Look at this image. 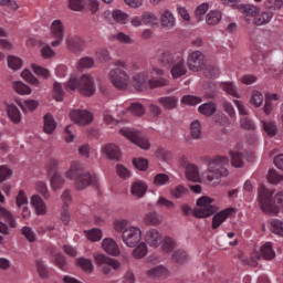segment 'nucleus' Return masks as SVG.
<instances>
[{
    "mask_svg": "<svg viewBox=\"0 0 283 283\" xmlns=\"http://www.w3.org/2000/svg\"><path fill=\"white\" fill-rule=\"evenodd\" d=\"M64 176L69 180H74V187L76 191H83L87 189L91 185L93 187H98V176L90 174L83 168V164L80 161H72L69 170L65 171Z\"/></svg>",
    "mask_w": 283,
    "mask_h": 283,
    "instance_id": "f257e3e1",
    "label": "nucleus"
},
{
    "mask_svg": "<svg viewBox=\"0 0 283 283\" xmlns=\"http://www.w3.org/2000/svg\"><path fill=\"white\" fill-rule=\"evenodd\" d=\"M163 76H165V70L153 66L149 74H147V72H140L134 75L133 83L138 92H140L143 87H146L147 81L148 86L151 90H156V87H166V85H169V80Z\"/></svg>",
    "mask_w": 283,
    "mask_h": 283,
    "instance_id": "f03ea898",
    "label": "nucleus"
},
{
    "mask_svg": "<svg viewBox=\"0 0 283 283\" xmlns=\"http://www.w3.org/2000/svg\"><path fill=\"white\" fill-rule=\"evenodd\" d=\"M208 175L206 177L210 187L220 185V178H227L229 170L224 168V165H229V158L224 156H216L207 159Z\"/></svg>",
    "mask_w": 283,
    "mask_h": 283,
    "instance_id": "7ed1b4c3",
    "label": "nucleus"
},
{
    "mask_svg": "<svg viewBox=\"0 0 283 283\" xmlns=\"http://www.w3.org/2000/svg\"><path fill=\"white\" fill-rule=\"evenodd\" d=\"M259 207L263 213L276 216V213H280V209H283V192H277L273 202V193L269 189L261 187L259 190Z\"/></svg>",
    "mask_w": 283,
    "mask_h": 283,
    "instance_id": "20e7f679",
    "label": "nucleus"
},
{
    "mask_svg": "<svg viewBox=\"0 0 283 283\" xmlns=\"http://www.w3.org/2000/svg\"><path fill=\"white\" fill-rule=\"evenodd\" d=\"M197 206L199 207L193 211L191 206L184 203L180 206L182 216L189 217L195 216V218H209V216H213L218 208L213 205V199L209 197H201L197 201Z\"/></svg>",
    "mask_w": 283,
    "mask_h": 283,
    "instance_id": "39448f33",
    "label": "nucleus"
},
{
    "mask_svg": "<svg viewBox=\"0 0 283 283\" xmlns=\"http://www.w3.org/2000/svg\"><path fill=\"white\" fill-rule=\"evenodd\" d=\"M64 86L66 92L78 90L80 94L83 96H93L94 92H96L94 80L87 74L82 75L81 78L76 77V75H71Z\"/></svg>",
    "mask_w": 283,
    "mask_h": 283,
    "instance_id": "423d86ee",
    "label": "nucleus"
},
{
    "mask_svg": "<svg viewBox=\"0 0 283 283\" xmlns=\"http://www.w3.org/2000/svg\"><path fill=\"white\" fill-rule=\"evenodd\" d=\"M116 69H113L108 73V78L117 90H127L129 86V74H127V63L123 60H117L113 63Z\"/></svg>",
    "mask_w": 283,
    "mask_h": 283,
    "instance_id": "0eeeda50",
    "label": "nucleus"
},
{
    "mask_svg": "<svg viewBox=\"0 0 283 283\" xmlns=\"http://www.w3.org/2000/svg\"><path fill=\"white\" fill-rule=\"evenodd\" d=\"M119 132L122 136L130 140V143L134 145H137V147H140V149H149V147H151L149 139H147L145 136H143V133L136 129L122 128Z\"/></svg>",
    "mask_w": 283,
    "mask_h": 283,
    "instance_id": "6e6552de",
    "label": "nucleus"
},
{
    "mask_svg": "<svg viewBox=\"0 0 283 283\" xmlns=\"http://www.w3.org/2000/svg\"><path fill=\"white\" fill-rule=\"evenodd\" d=\"M93 258L98 266H102V273L104 275H109L112 273V269L115 271L120 269V262L115 259H111L103 253H94Z\"/></svg>",
    "mask_w": 283,
    "mask_h": 283,
    "instance_id": "1a4fd4ad",
    "label": "nucleus"
},
{
    "mask_svg": "<svg viewBox=\"0 0 283 283\" xmlns=\"http://www.w3.org/2000/svg\"><path fill=\"white\" fill-rule=\"evenodd\" d=\"M140 238H143V231L140 228L134 226L125 228L122 233V241L130 249H134V247L140 242Z\"/></svg>",
    "mask_w": 283,
    "mask_h": 283,
    "instance_id": "9d476101",
    "label": "nucleus"
},
{
    "mask_svg": "<svg viewBox=\"0 0 283 283\" xmlns=\"http://www.w3.org/2000/svg\"><path fill=\"white\" fill-rule=\"evenodd\" d=\"M188 70L191 72H199L205 67V54L200 51H193L187 59Z\"/></svg>",
    "mask_w": 283,
    "mask_h": 283,
    "instance_id": "9b49d317",
    "label": "nucleus"
},
{
    "mask_svg": "<svg viewBox=\"0 0 283 283\" xmlns=\"http://www.w3.org/2000/svg\"><path fill=\"white\" fill-rule=\"evenodd\" d=\"M71 120H74L77 125H90L94 120V115L87 111L73 109L70 112Z\"/></svg>",
    "mask_w": 283,
    "mask_h": 283,
    "instance_id": "f8f14e48",
    "label": "nucleus"
},
{
    "mask_svg": "<svg viewBox=\"0 0 283 283\" xmlns=\"http://www.w3.org/2000/svg\"><path fill=\"white\" fill-rule=\"evenodd\" d=\"M159 21L161 28H165L166 30H172V28H176V17L174 15V12L169 9H161L159 12Z\"/></svg>",
    "mask_w": 283,
    "mask_h": 283,
    "instance_id": "ddd939ff",
    "label": "nucleus"
},
{
    "mask_svg": "<svg viewBox=\"0 0 283 283\" xmlns=\"http://www.w3.org/2000/svg\"><path fill=\"white\" fill-rule=\"evenodd\" d=\"M63 22H61V20L53 21L51 25V34L53 39H55V41L51 43L53 48H59V45H61L63 41Z\"/></svg>",
    "mask_w": 283,
    "mask_h": 283,
    "instance_id": "4468645a",
    "label": "nucleus"
},
{
    "mask_svg": "<svg viewBox=\"0 0 283 283\" xmlns=\"http://www.w3.org/2000/svg\"><path fill=\"white\" fill-rule=\"evenodd\" d=\"M170 66V74L172 78H180V76H185V74H187V65H185V59H182V56H177Z\"/></svg>",
    "mask_w": 283,
    "mask_h": 283,
    "instance_id": "2eb2a0df",
    "label": "nucleus"
},
{
    "mask_svg": "<svg viewBox=\"0 0 283 283\" xmlns=\"http://www.w3.org/2000/svg\"><path fill=\"white\" fill-rule=\"evenodd\" d=\"M269 54H271V46H266L263 44L262 46L254 45L252 48V61L254 63L264 61V59H266Z\"/></svg>",
    "mask_w": 283,
    "mask_h": 283,
    "instance_id": "dca6fc26",
    "label": "nucleus"
},
{
    "mask_svg": "<svg viewBox=\"0 0 283 283\" xmlns=\"http://www.w3.org/2000/svg\"><path fill=\"white\" fill-rule=\"evenodd\" d=\"M66 45L70 52H83V49L85 48V41L76 35H71L66 39Z\"/></svg>",
    "mask_w": 283,
    "mask_h": 283,
    "instance_id": "f3484780",
    "label": "nucleus"
},
{
    "mask_svg": "<svg viewBox=\"0 0 283 283\" xmlns=\"http://www.w3.org/2000/svg\"><path fill=\"white\" fill-rule=\"evenodd\" d=\"M145 240L149 247H160L163 244V233L157 229H150L146 232Z\"/></svg>",
    "mask_w": 283,
    "mask_h": 283,
    "instance_id": "a211bd4d",
    "label": "nucleus"
},
{
    "mask_svg": "<svg viewBox=\"0 0 283 283\" xmlns=\"http://www.w3.org/2000/svg\"><path fill=\"white\" fill-rule=\"evenodd\" d=\"M102 249L108 253V255H120V249L118 248V243L114 241L112 238H106L102 242Z\"/></svg>",
    "mask_w": 283,
    "mask_h": 283,
    "instance_id": "6ab92c4d",
    "label": "nucleus"
},
{
    "mask_svg": "<svg viewBox=\"0 0 283 283\" xmlns=\"http://www.w3.org/2000/svg\"><path fill=\"white\" fill-rule=\"evenodd\" d=\"M235 209L233 208H227L224 210H221L212 218V229H218L220 224L227 221V218L233 213Z\"/></svg>",
    "mask_w": 283,
    "mask_h": 283,
    "instance_id": "aec40b11",
    "label": "nucleus"
},
{
    "mask_svg": "<svg viewBox=\"0 0 283 283\" xmlns=\"http://www.w3.org/2000/svg\"><path fill=\"white\" fill-rule=\"evenodd\" d=\"M17 207L22 209V218H30V209H28V197L23 190H20L15 197Z\"/></svg>",
    "mask_w": 283,
    "mask_h": 283,
    "instance_id": "412c9836",
    "label": "nucleus"
},
{
    "mask_svg": "<svg viewBox=\"0 0 283 283\" xmlns=\"http://www.w3.org/2000/svg\"><path fill=\"white\" fill-rule=\"evenodd\" d=\"M31 205L34 207L38 216H45L48 213V207L45 206V202L38 195H33L31 197Z\"/></svg>",
    "mask_w": 283,
    "mask_h": 283,
    "instance_id": "4be33fe9",
    "label": "nucleus"
},
{
    "mask_svg": "<svg viewBox=\"0 0 283 283\" xmlns=\"http://www.w3.org/2000/svg\"><path fill=\"white\" fill-rule=\"evenodd\" d=\"M102 151L111 160H119V158H120V149L118 148V146H116L114 144H108V145L104 146Z\"/></svg>",
    "mask_w": 283,
    "mask_h": 283,
    "instance_id": "5701e85b",
    "label": "nucleus"
},
{
    "mask_svg": "<svg viewBox=\"0 0 283 283\" xmlns=\"http://www.w3.org/2000/svg\"><path fill=\"white\" fill-rule=\"evenodd\" d=\"M271 19H273V12L265 10L261 11L253 19L254 25H266V23H271Z\"/></svg>",
    "mask_w": 283,
    "mask_h": 283,
    "instance_id": "b1692460",
    "label": "nucleus"
},
{
    "mask_svg": "<svg viewBox=\"0 0 283 283\" xmlns=\"http://www.w3.org/2000/svg\"><path fill=\"white\" fill-rule=\"evenodd\" d=\"M6 107L10 120H12V123L15 125H19V123H21V111H19L14 104H7Z\"/></svg>",
    "mask_w": 283,
    "mask_h": 283,
    "instance_id": "393cba45",
    "label": "nucleus"
},
{
    "mask_svg": "<svg viewBox=\"0 0 283 283\" xmlns=\"http://www.w3.org/2000/svg\"><path fill=\"white\" fill-rule=\"evenodd\" d=\"M157 103H159L164 109H176V107H178V99L174 96L159 97Z\"/></svg>",
    "mask_w": 283,
    "mask_h": 283,
    "instance_id": "a878e982",
    "label": "nucleus"
},
{
    "mask_svg": "<svg viewBox=\"0 0 283 283\" xmlns=\"http://www.w3.org/2000/svg\"><path fill=\"white\" fill-rule=\"evenodd\" d=\"M130 191L136 198H143L147 191V185H145L143 181H135Z\"/></svg>",
    "mask_w": 283,
    "mask_h": 283,
    "instance_id": "bb28decb",
    "label": "nucleus"
},
{
    "mask_svg": "<svg viewBox=\"0 0 283 283\" xmlns=\"http://www.w3.org/2000/svg\"><path fill=\"white\" fill-rule=\"evenodd\" d=\"M277 94L275 93H269L265 95V105H264V113L266 115L271 114L273 112V107H275V101H277Z\"/></svg>",
    "mask_w": 283,
    "mask_h": 283,
    "instance_id": "cd10ccee",
    "label": "nucleus"
},
{
    "mask_svg": "<svg viewBox=\"0 0 283 283\" xmlns=\"http://www.w3.org/2000/svg\"><path fill=\"white\" fill-rule=\"evenodd\" d=\"M158 59L161 65H164V67H171L176 62V60L174 59V54H171V52L169 51H163Z\"/></svg>",
    "mask_w": 283,
    "mask_h": 283,
    "instance_id": "c85d7f7f",
    "label": "nucleus"
},
{
    "mask_svg": "<svg viewBox=\"0 0 283 283\" xmlns=\"http://www.w3.org/2000/svg\"><path fill=\"white\" fill-rule=\"evenodd\" d=\"M222 19V13L219 10H212L206 15V23L208 25H216L220 23Z\"/></svg>",
    "mask_w": 283,
    "mask_h": 283,
    "instance_id": "c756f323",
    "label": "nucleus"
},
{
    "mask_svg": "<svg viewBox=\"0 0 283 283\" xmlns=\"http://www.w3.org/2000/svg\"><path fill=\"white\" fill-rule=\"evenodd\" d=\"M54 129H56V122H54V117L51 114L44 115V128L45 134H54Z\"/></svg>",
    "mask_w": 283,
    "mask_h": 283,
    "instance_id": "7c9ffc66",
    "label": "nucleus"
},
{
    "mask_svg": "<svg viewBox=\"0 0 283 283\" xmlns=\"http://www.w3.org/2000/svg\"><path fill=\"white\" fill-rule=\"evenodd\" d=\"M144 25H158V15L154 12L146 11L142 14Z\"/></svg>",
    "mask_w": 283,
    "mask_h": 283,
    "instance_id": "2f4dec72",
    "label": "nucleus"
},
{
    "mask_svg": "<svg viewBox=\"0 0 283 283\" xmlns=\"http://www.w3.org/2000/svg\"><path fill=\"white\" fill-rule=\"evenodd\" d=\"M170 196L176 198L177 200L180 198H185V196H189V188L178 185L170 190Z\"/></svg>",
    "mask_w": 283,
    "mask_h": 283,
    "instance_id": "473e14b6",
    "label": "nucleus"
},
{
    "mask_svg": "<svg viewBox=\"0 0 283 283\" xmlns=\"http://www.w3.org/2000/svg\"><path fill=\"white\" fill-rule=\"evenodd\" d=\"M216 104L214 103H205L199 106L198 112L199 114H202L203 116H213L216 114Z\"/></svg>",
    "mask_w": 283,
    "mask_h": 283,
    "instance_id": "72a5a7b5",
    "label": "nucleus"
},
{
    "mask_svg": "<svg viewBox=\"0 0 283 283\" xmlns=\"http://www.w3.org/2000/svg\"><path fill=\"white\" fill-rule=\"evenodd\" d=\"M186 178L191 182H198L200 180V175L198 172V167L190 165L186 168Z\"/></svg>",
    "mask_w": 283,
    "mask_h": 283,
    "instance_id": "f704fd0d",
    "label": "nucleus"
},
{
    "mask_svg": "<svg viewBox=\"0 0 283 283\" xmlns=\"http://www.w3.org/2000/svg\"><path fill=\"white\" fill-rule=\"evenodd\" d=\"M190 136L198 140L202 136V126L200 125L199 120H193L190 124Z\"/></svg>",
    "mask_w": 283,
    "mask_h": 283,
    "instance_id": "c9c22d12",
    "label": "nucleus"
},
{
    "mask_svg": "<svg viewBox=\"0 0 283 283\" xmlns=\"http://www.w3.org/2000/svg\"><path fill=\"white\" fill-rule=\"evenodd\" d=\"M65 185V178L61 176L59 172H54L53 176L51 177V187L54 191L56 189H61Z\"/></svg>",
    "mask_w": 283,
    "mask_h": 283,
    "instance_id": "e433bc0d",
    "label": "nucleus"
},
{
    "mask_svg": "<svg viewBox=\"0 0 283 283\" xmlns=\"http://www.w3.org/2000/svg\"><path fill=\"white\" fill-rule=\"evenodd\" d=\"M221 90H223V92H227V94L233 96L234 98H240V94H238V88L235 87V84L231 82L222 83Z\"/></svg>",
    "mask_w": 283,
    "mask_h": 283,
    "instance_id": "4c0bfd02",
    "label": "nucleus"
},
{
    "mask_svg": "<svg viewBox=\"0 0 283 283\" xmlns=\"http://www.w3.org/2000/svg\"><path fill=\"white\" fill-rule=\"evenodd\" d=\"M261 254L263 255L264 260H273V258H275V252L273 251V245L271 242H266L261 247Z\"/></svg>",
    "mask_w": 283,
    "mask_h": 283,
    "instance_id": "58836bf2",
    "label": "nucleus"
},
{
    "mask_svg": "<svg viewBox=\"0 0 283 283\" xmlns=\"http://www.w3.org/2000/svg\"><path fill=\"white\" fill-rule=\"evenodd\" d=\"M0 218H3L11 229H17V221H14V217L12 213H10V211L6 210L4 208H0Z\"/></svg>",
    "mask_w": 283,
    "mask_h": 283,
    "instance_id": "ea45409f",
    "label": "nucleus"
},
{
    "mask_svg": "<svg viewBox=\"0 0 283 283\" xmlns=\"http://www.w3.org/2000/svg\"><path fill=\"white\" fill-rule=\"evenodd\" d=\"M172 260L178 264H185L189 260V254L185 250H176L172 253Z\"/></svg>",
    "mask_w": 283,
    "mask_h": 283,
    "instance_id": "a19ab883",
    "label": "nucleus"
},
{
    "mask_svg": "<svg viewBox=\"0 0 283 283\" xmlns=\"http://www.w3.org/2000/svg\"><path fill=\"white\" fill-rule=\"evenodd\" d=\"M77 265H80L83 271H86V273H92L94 271V264L92 263V260L86 258H80L76 260Z\"/></svg>",
    "mask_w": 283,
    "mask_h": 283,
    "instance_id": "79ce46f5",
    "label": "nucleus"
},
{
    "mask_svg": "<svg viewBox=\"0 0 283 283\" xmlns=\"http://www.w3.org/2000/svg\"><path fill=\"white\" fill-rule=\"evenodd\" d=\"M101 8L98 0H84V10H90L92 14H96Z\"/></svg>",
    "mask_w": 283,
    "mask_h": 283,
    "instance_id": "37998d69",
    "label": "nucleus"
},
{
    "mask_svg": "<svg viewBox=\"0 0 283 283\" xmlns=\"http://www.w3.org/2000/svg\"><path fill=\"white\" fill-rule=\"evenodd\" d=\"M86 238L91 240V242H98L103 238V231L98 228H93L86 231Z\"/></svg>",
    "mask_w": 283,
    "mask_h": 283,
    "instance_id": "c03bdc74",
    "label": "nucleus"
},
{
    "mask_svg": "<svg viewBox=\"0 0 283 283\" xmlns=\"http://www.w3.org/2000/svg\"><path fill=\"white\" fill-rule=\"evenodd\" d=\"M262 125L268 136H275L277 134V125H275V122L263 120Z\"/></svg>",
    "mask_w": 283,
    "mask_h": 283,
    "instance_id": "a18cd8bd",
    "label": "nucleus"
},
{
    "mask_svg": "<svg viewBox=\"0 0 283 283\" xmlns=\"http://www.w3.org/2000/svg\"><path fill=\"white\" fill-rule=\"evenodd\" d=\"M147 275L149 277H160L163 275H167V268L163 265L155 266L147 272Z\"/></svg>",
    "mask_w": 283,
    "mask_h": 283,
    "instance_id": "49530a36",
    "label": "nucleus"
},
{
    "mask_svg": "<svg viewBox=\"0 0 283 283\" xmlns=\"http://www.w3.org/2000/svg\"><path fill=\"white\" fill-rule=\"evenodd\" d=\"M160 217L156 212H149L145 216V223L153 227H158L160 224Z\"/></svg>",
    "mask_w": 283,
    "mask_h": 283,
    "instance_id": "de8ad7c7",
    "label": "nucleus"
},
{
    "mask_svg": "<svg viewBox=\"0 0 283 283\" xmlns=\"http://www.w3.org/2000/svg\"><path fill=\"white\" fill-rule=\"evenodd\" d=\"M174 249H176V240L171 237H165L163 241V251L165 253H170Z\"/></svg>",
    "mask_w": 283,
    "mask_h": 283,
    "instance_id": "09e8293b",
    "label": "nucleus"
},
{
    "mask_svg": "<svg viewBox=\"0 0 283 283\" xmlns=\"http://www.w3.org/2000/svg\"><path fill=\"white\" fill-rule=\"evenodd\" d=\"M13 88L18 94H32V88H30V86L25 85L23 82H14Z\"/></svg>",
    "mask_w": 283,
    "mask_h": 283,
    "instance_id": "8fccbe9b",
    "label": "nucleus"
},
{
    "mask_svg": "<svg viewBox=\"0 0 283 283\" xmlns=\"http://www.w3.org/2000/svg\"><path fill=\"white\" fill-rule=\"evenodd\" d=\"M112 17L116 23L122 24L127 23V20L129 19V15H127V13L123 12L122 10H114Z\"/></svg>",
    "mask_w": 283,
    "mask_h": 283,
    "instance_id": "3c124183",
    "label": "nucleus"
},
{
    "mask_svg": "<svg viewBox=\"0 0 283 283\" xmlns=\"http://www.w3.org/2000/svg\"><path fill=\"white\" fill-rule=\"evenodd\" d=\"M69 8L74 12H83L85 10V0H69Z\"/></svg>",
    "mask_w": 283,
    "mask_h": 283,
    "instance_id": "603ef678",
    "label": "nucleus"
},
{
    "mask_svg": "<svg viewBox=\"0 0 283 283\" xmlns=\"http://www.w3.org/2000/svg\"><path fill=\"white\" fill-rule=\"evenodd\" d=\"M95 56L101 63H107V61H112V56L109 55V51L107 49H98L95 53Z\"/></svg>",
    "mask_w": 283,
    "mask_h": 283,
    "instance_id": "864d4df0",
    "label": "nucleus"
},
{
    "mask_svg": "<svg viewBox=\"0 0 283 283\" xmlns=\"http://www.w3.org/2000/svg\"><path fill=\"white\" fill-rule=\"evenodd\" d=\"M134 258L140 260L147 255V244L145 242L139 243V245L133 251Z\"/></svg>",
    "mask_w": 283,
    "mask_h": 283,
    "instance_id": "5fc2aeb1",
    "label": "nucleus"
},
{
    "mask_svg": "<svg viewBox=\"0 0 283 283\" xmlns=\"http://www.w3.org/2000/svg\"><path fill=\"white\" fill-rule=\"evenodd\" d=\"M271 231L275 233V235H280L283 238V222L274 219L271 221Z\"/></svg>",
    "mask_w": 283,
    "mask_h": 283,
    "instance_id": "6e6d98bb",
    "label": "nucleus"
},
{
    "mask_svg": "<svg viewBox=\"0 0 283 283\" xmlns=\"http://www.w3.org/2000/svg\"><path fill=\"white\" fill-rule=\"evenodd\" d=\"M268 180L272 185H277L279 182H283V175L277 174L275 169H271L268 175Z\"/></svg>",
    "mask_w": 283,
    "mask_h": 283,
    "instance_id": "4d7b16f0",
    "label": "nucleus"
},
{
    "mask_svg": "<svg viewBox=\"0 0 283 283\" xmlns=\"http://www.w3.org/2000/svg\"><path fill=\"white\" fill-rule=\"evenodd\" d=\"M264 102V95L262 93L254 91L251 94L250 103L254 105V107H260L262 103Z\"/></svg>",
    "mask_w": 283,
    "mask_h": 283,
    "instance_id": "13d9d810",
    "label": "nucleus"
},
{
    "mask_svg": "<svg viewBox=\"0 0 283 283\" xmlns=\"http://www.w3.org/2000/svg\"><path fill=\"white\" fill-rule=\"evenodd\" d=\"M65 92H63V86L61 85V83L55 82L53 85V98H55V101L61 102L63 101V96H64Z\"/></svg>",
    "mask_w": 283,
    "mask_h": 283,
    "instance_id": "bf43d9fd",
    "label": "nucleus"
},
{
    "mask_svg": "<svg viewBox=\"0 0 283 283\" xmlns=\"http://www.w3.org/2000/svg\"><path fill=\"white\" fill-rule=\"evenodd\" d=\"M230 156H231L233 167L240 168L242 167V165H244V160L242 159V154L238 151H231Z\"/></svg>",
    "mask_w": 283,
    "mask_h": 283,
    "instance_id": "052dcab7",
    "label": "nucleus"
},
{
    "mask_svg": "<svg viewBox=\"0 0 283 283\" xmlns=\"http://www.w3.org/2000/svg\"><path fill=\"white\" fill-rule=\"evenodd\" d=\"M169 182V177L166 174H157L154 178L156 187H165Z\"/></svg>",
    "mask_w": 283,
    "mask_h": 283,
    "instance_id": "680f3d73",
    "label": "nucleus"
},
{
    "mask_svg": "<svg viewBox=\"0 0 283 283\" xmlns=\"http://www.w3.org/2000/svg\"><path fill=\"white\" fill-rule=\"evenodd\" d=\"M22 78H24V81H27L28 83H31V85H39V78H36L32 72H30V70H24L21 73Z\"/></svg>",
    "mask_w": 283,
    "mask_h": 283,
    "instance_id": "e2e57ef3",
    "label": "nucleus"
},
{
    "mask_svg": "<svg viewBox=\"0 0 283 283\" xmlns=\"http://www.w3.org/2000/svg\"><path fill=\"white\" fill-rule=\"evenodd\" d=\"M181 103L184 105H198L199 103H202V98L193 95H185L181 98Z\"/></svg>",
    "mask_w": 283,
    "mask_h": 283,
    "instance_id": "0e129e2a",
    "label": "nucleus"
},
{
    "mask_svg": "<svg viewBox=\"0 0 283 283\" xmlns=\"http://www.w3.org/2000/svg\"><path fill=\"white\" fill-rule=\"evenodd\" d=\"M127 224H129V220L127 219H117L114 221V229L118 233H123L125 229H127Z\"/></svg>",
    "mask_w": 283,
    "mask_h": 283,
    "instance_id": "69168bd1",
    "label": "nucleus"
},
{
    "mask_svg": "<svg viewBox=\"0 0 283 283\" xmlns=\"http://www.w3.org/2000/svg\"><path fill=\"white\" fill-rule=\"evenodd\" d=\"M127 109L135 116H143L145 114V107L140 103H133Z\"/></svg>",
    "mask_w": 283,
    "mask_h": 283,
    "instance_id": "338daca9",
    "label": "nucleus"
},
{
    "mask_svg": "<svg viewBox=\"0 0 283 283\" xmlns=\"http://www.w3.org/2000/svg\"><path fill=\"white\" fill-rule=\"evenodd\" d=\"M8 65L11 70H20L21 65H23V63L21 62V59L10 55L8 57Z\"/></svg>",
    "mask_w": 283,
    "mask_h": 283,
    "instance_id": "774afa93",
    "label": "nucleus"
}]
</instances>
